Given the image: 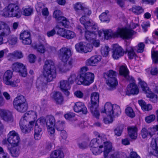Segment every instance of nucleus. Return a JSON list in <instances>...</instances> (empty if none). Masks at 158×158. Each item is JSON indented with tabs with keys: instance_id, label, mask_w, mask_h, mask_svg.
<instances>
[{
	"instance_id": "1",
	"label": "nucleus",
	"mask_w": 158,
	"mask_h": 158,
	"mask_svg": "<svg viewBox=\"0 0 158 158\" xmlns=\"http://www.w3.org/2000/svg\"><path fill=\"white\" fill-rule=\"evenodd\" d=\"M71 56V50L70 48L64 47L59 50V57L64 63L60 69L63 72L69 70L74 65V60L72 59H69Z\"/></svg>"
},
{
	"instance_id": "2",
	"label": "nucleus",
	"mask_w": 158,
	"mask_h": 158,
	"mask_svg": "<svg viewBox=\"0 0 158 158\" xmlns=\"http://www.w3.org/2000/svg\"><path fill=\"white\" fill-rule=\"evenodd\" d=\"M133 32L132 30L126 28H118L117 31L114 32L111 29L105 30L104 35L106 39L111 37H120L123 39H128L133 35Z\"/></svg>"
},
{
	"instance_id": "3",
	"label": "nucleus",
	"mask_w": 158,
	"mask_h": 158,
	"mask_svg": "<svg viewBox=\"0 0 158 158\" xmlns=\"http://www.w3.org/2000/svg\"><path fill=\"white\" fill-rule=\"evenodd\" d=\"M43 69V75L47 82H51L56 78V69L53 61L50 60H46Z\"/></svg>"
},
{
	"instance_id": "4",
	"label": "nucleus",
	"mask_w": 158,
	"mask_h": 158,
	"mask_svg": "<svg viewBox=\"0 0 158 158\" xmlns=\"http://www.w3.org/2000/svg\"><path fill=\"white\" fill-rule=\"evenodd\" d=\"M21 10L19 6L15 4L11 3L5 8L2 15L6 17L19 18L21 16Z\"/></svg>"
},
{
	"instance_id": "5",
	"label": "nucleus",
	"mask_w": 158,
	"mask_h": 158,
	"mask_svg": "<svg viewBox=\"0 0 158 158\" xmlns=\"http://www.w3.org/2000/svg\"><path fill=\"white\" fill-rule=\"evenodd\" d=\"M99 94L98 92L93 93L91 96V104L89 106L91 112L94 116L99 118V112L98 108L99 106Z\"/></svg>"
},
{
	"instance_id": "6",
	"label": "nucleus",
	"mask_w": 158,
	"mask_h": 158,
	"mask_svg": "<svg viewBox=\"0 0 158 158\" xmlns=\"http://www.w3.org/2000/svg\"><path fill=\"white\" fill-rule=\"evenodd\" d=\"M14 106L18 111L23 113L27 110L28 105L26 100L22 95L15 98L13 101Z\"/></svg>"
},
{
	"instance_id": "7",
	"label": "nucleus",
	"mask_w": 158,
	"mask_h": 158,
	"mask_svg": "<svg viewBox=\"0 0 158 158\" xmlns=\"http://www.w3.org/2000/svg\"><path fill=\"white\" fill-rule=\"evenodd\" d=\"M34 123V121H31L24 115L19 122L20 127L22 132L24 133L29 132L32 129Z\"/></svg>"
},
{
	"instance_id": "8",
	"label": "nucleus",
	"mask_w": 158,
	"mask_h": 158,
	"mask_svg": "<svg viewBox=\"0 0 158 158\" xmlns=\"http://www.w3.org/2000/svg\"><path fill=\"white\" fill-rule=\"evenodd\" d=\"M110 142V141H107V139L105 136H100L98 135V138L91 140L90 143V146L91 148L98 147L99 148H104L105 150V146Z\"/></svg>"
},
{
	"instance_id": "9",
	"label": "nucleus",
	"mask_w": 158,
	"mask_h": 158,
	"mask_svg": "<svg viewBox=\"0 0 158 158\" xmlns=\"http://www.w3.org/2000/svg\"><path fill=\"white\" fill-rule=\"evenodd\" d=\"M56 29L57 30V34L69 40L76 37V34L74 32L61 28L59 25L56 26Z\"/></svg>"
},
{
	"instance_id": "10",
	"label": "nucleus",
	"mask_w": 158,
	"mask_h": 158,
	"mask_svg": "<svg viewBox=\"0 0 158 158\" xmlns=\"http://www.w3.org/2000/svg\"><path fill=\"white\" fill-rule=\"evenodd\" d=\"M94 78V75L92 73H81L80 74V81L82 84L89 85L93 82Z\"/></svg>"
},
{
	"instance_id": "11",
	"label": "nucleus",
	"mask_w": 158,
	"mask_h": 158,
	"mask_svg": "<svg viewBox=\"0 0 158 158\" xmlns=\"http://www.w3.org/2000/svg\"><path fill=\"white\" fill-rule=\"evenodd\" d=\"M12 69L13 71L19 73L20 76L26 77L27 74L25 66L22 63L16 62L13 64Z\"/></svg>"
},
{
	"instance_id": "12",
	"label": "nucleus",
	"mask_w": 158,
	"mask_h": 158,
	"mask_svg": "<svg viewBox=\"0 0 158 158\" xmlns=\"http://www.w3.org/2000/svg\"><path fill=\"white\" fill-rule=\"evenodd\" d=\"M128 81L130 82V84L128 85L127 88V94L130 95L131 94L133 95L138 94L139 92V90L137 85L135 84V81L133 77H131L130 79Z\"/></svg>"
},
{
	"instance_id": "13",
	"label": "nucleus",
	"mask_w": 158,
	"mask_h": 158,
	"mask_svg": "<svg viewBox=\"0 0 158 158\" xmlns=\"http://www.w3.org/2000/svg\"><path fill=\"white\" fill-rule=\"evenodd\" d=\"M114 150L111 142L107 144L103 151L104 158H120L119 154L117 152H115L108 155L110 153Z\"/></svg>"
},
{
	"instance_id": "14",
	"label": "nucleus",
	"mask_w": 158,
	"mask_h": 158,
	"mask_svg": "<svg viewBox=\"0 0 158 158\" xmlns=\"http://www.w3.org/2000/svg\"><path fill=\"white\" fill-rule=\"evenodd\" d=\"M7 141L11 146H17L19 145L20 141V138L17 133L14 131H12L9 132L8 135Z\"/></svg>"
},
{
	"instance_id": "15",
	"label": "nucleus",
	"mask_w": 158,
	"mask_h": 158,
	"mask_svg": "<svg viewBox=\"0 0 158 158\" xmlns=\"http://www.w3.org/2000/svg\"><path fill=\"white\" fill-rule=\"evenodd\" d=\"M125 51L121 47L117 44L114 45L112 49V57L114 59H118L123 56Z\"/></svg>"
},
{
	"instance_id": "16",
	"label": "nucleus",
	"mask_w": 158,
	"mask_h": 158,
	"mask_svg": "<svg viewBox=\"0 0 158 158\" xmlns=\"http://www.w3.org/2000/svg\"><path fill=\"white\" fill-rule=\"evenodd\" d=\"M47 125L48 131L51 134L55 132L54 126L55 125V119L54 117L52 115L48 116L46 117Z\"/></svg>"
},
{
	"instance_id": "17",
	"label": "nucleus",
	"mask_w": 158,
	"mask_h": 158,
	"mask_svg": "<svg viewBox=\"0 0 158 158\" xmlns=\"http://www.w3.org/2000/svg\"><path fill=\"white\" fill-rule=\"evenodd\" d=\"M10 32L9 26L6 23L0 21V35L6 37L9 35Z\"/></svg>"
},
{
	"instance_id": "18",
	"label": "nucleus",
	"mask_w": 158,
	"mask_h": 158,
	"mask_svg": "<svg viewBox=\"0 0 158 158\" xmlns=\"http://www.w3.org/2000/svg\"><path fill=\"white\" fill-rule=\"evenodd\" d=\"M73 109L75 112H81L84 114H86L87 112V109L84 104L80 102H78L75 103Z\"/></svg>"
},
{
	"instance_id": "19",
	"label": "nucleus",
	"mask_w": 158,
	"mask_h": 158,
	"mask_svg": "<svg viewBox=\"0 0 158 158\" xmlns=\"http://www.w3.org/2000/svg\"><path fill=\"white\" fill-rule=\"evenodd\" d=\"M0 116L2 119L6 122H12L13 117L12 113L10 111L4 110H0Z\"/></svg>"
},
{
	"instance_id": "20",
	"label": "nucleus",
	"mask_w": 158,
	"mask_h": 158,
	"mask_svg": "<svg viewBox=\"0 0 158 158\" xmlns=\"http://www.w3.org/2000/svg\"><path fill=\"white\" fill-rule=\"evenodd\" d=\"M102 59V57L100 55H95L91 57L87 60L86 62V64L89 66H95Z\"/></svg>"
},
{
	"instance_id": "21",
	"label": "nucleus",
	"mask_w": 158,
	"mask_h": 158,
	"mask_svg": "<svg viewBox=\"0 0 158 158\" xmlns=\"http://www.w3.org/2000/svg\"><path fill=\"white\" fill-rule=\"evenodd\" d=\"M106 79V83L108 86L107 89L110 90H112L116 88V86L118 84L116 78H105Z\"/></svg>"
},
{
	"instance_id": "22",
	"label": "nucleus",
	"mask_w": 158,
	"mask_h": 158,
	"mask_svg": "<svg viewBox=\"0 0 158 158\" xmlns=\"http://www.w3.org/2000/svg\"><path fill=\"white\" fill-rule=\"evenodd\" d=\"M8 150L12 156L14 157H18L20 153V148L18 145L11 146L10 148H8Z\"/></svg>"
},
{
	"instance_id": "23",
	"label": "nucleus",
	"mask_w": 158,
	"mask_h": 158,
	"mask_svg": "<svg viewBox=\"0 0 158 158\" xmlns=\"http://www.w3.org/2000/svg\"><path fill=\"white\" fill-rule=\"evenodd\" d=\"M113 105L112 104L109 102H106L104 106V110L101 111L102 113H106L107 115L112 116V113Z\"/></svg>"
},
{
	"instance_id": "24",
	"label": "nucleus",
	"mask_w": 158,
	"mask_h": 158,
	"mask_svg": "<svg viewBox=\"0 0 158 158\" xmlns=\"http://www.w3.org/2000/svg\"><path fill=\"white\" fill-rule=\"evenodd\" d=\"M151 147L152 149L149 150V153L156 156L158 158V147L157 146L156 139H153L151 143Z\"/></svg>"
},
{
	"instance_id": "25",
	"label": "nucleus",
	"mask_w": 158,
	"mask_h": 158,
	"mask_svg": "<svg viewBox=\"0 0 158 158\" xmlns=\"http://www.w3.org/2000/svg\"><path fill=\"white\" fill-rule=\"evenodd\" d=\"M128 134L130 138L135 139L137 136V129L135 126H133L128 128Z\"/></svg>"
},
{
	"instance_id": "26",
	"label": "nucleus",
	"mask_w": 158,
	"mask_h": 158,
	"mask_svg": "<svg viewBox=\"0 0 158 158\" xmlns=\"http://www.w3.org/2000/svg\"><path fill=\"white\" fill-rule=\"evenodd\" d=\"M119 73L121 75H123L127 80H129L131 78L129 75V71L126 66L122 65L120 67L119 69Z\"/></svg>"
},
{
	"instance_id": "27",
	"label": "nucleus",
	"mask_w": 158,
	"mask_h": 158,
	"mask_svg": "<svg viewBox=\"0 0 158 158\" xmlns=\"http://www.w3.org/2000/svg\"><path fill=\"white\" fill-rule=\"evenodd\" d=\"M52 97L57 103L60 104L62 103L63 98L60 93L58 92H54L52 94Z\"/></svg>"
},
{
	"instance_id": "28",
	"label": "nucleus",
	"mask_w": 158,
	"mask_h": 158,
	"mask_svg": "<svg viewBox=\"0 0 158 158\" xmlns=\"http://www.w3.org/2000/svg\"><path fill=\"white\" fill-rule=\"evenodd\" d=\"M64 154L60 150H55L51 153L50 158H64Z\"/></svg>"
},
{
	"instance_id": "29",
	"label": "nucleus",
	"mask_w": 158,
	"mask_h": 158,
	"mask_svg": "<svg viewBox=\"0 0 158 158\" xmlns=\"http://www.w3.org/2000/svg\"><path fill=\"white\" fill-rule=\"evenodd\" d=\"M85 36L87 40L91 42L92 40L96 38V34L89 30H87L85 32Z\"/></svg>"
},
{
	"instance_id": "30",
	"label": "nucleus",
	"mask_w": 158,
	"mask_h": 158,
	"mask_svg": "<svg viewBox=\"0 0 158 158\" xmlns=\"http://www.w3.org/2000/svg\"><path fill=\"white\" fill-rule=\"evenodd\" d=\"M138 80L139 81L138 84L140 86L142 90L144 93L146 94L147 93L149 92V91L150 90L147 86V84L144 81H142L140 78H138Z\"/></svg>"
},
{
	"instance_id": "31",
	"label": "nucleus",
	"mask_w": 158,
	"mask_h": 158,
	"mask_svg": "<svg viewBox=\"0 0 158 158\" xmlns=\"http://www.w3.org/2000/svg\"><path fill=\"white\" fill-rule=\"evenodd\" d=\"M152 129H153V128H149L148 129L145 127L142 128L141 132V135L142 138L143 139L146 138L148 135H150L151 137H152L153 134L150 131Z\"/></svg>"
},
{
	"instance_id": "32",
	"label": "nucleus",
	"mask_w": 158,
	"mask_h": 158,
	"mask_svg": "<svg viewBox=\"0 0 158 158\" xmlns=\"http://www.w3.org/2000/svg\"><path fill=\"white\" fill-rule=\"evenodd\" d=\"M82 49L84 50L82 51V53H86L88 52H91L93 48L92 46L89 44L86 43L85 42H82Z\"/></svg>"
},
{
	"instance_id": "33",
	"label": "nucleus",
	"mask_w": 158,
	"mask_h": 158,
	"mask_svg": "<svg viewBox=\"0 0 158 158\" xmlns=\"http://www.w3.org/2000/svg\"><path fill=\"white\" fill-rule=\"evenodd\" d=\"M109 11L106 10L105 12H103L100 15L99 18L100 20L102 22H107L108 23L110 21L109 18L108 14Z\"/></svg>"
},
{
	"instance_id": "34",
	"label": "nucleus",
	"mask_w": 158,
	"mask_h": 158,
	"mask_svg": "<svg viewBox=\"0 0 158 158\" xmlns=\"http://www.w3.org/2000/svg\"><path fill=\"white\" fill-rule=\"evenodd\" d=\"M13 73L10 70H7L4 73L3 80L4 83L9 80L12 78Z\"/></svg>"
},
{
	"instance_id": "35",
	"label": "nucleus",
	"mask_w": 158,
	"mask_h": 158,
	"mask_svg": "<svg viewBox=\"0 0 158 158\" xmlns=\"http://www.w3.org/2000/svg\"><path fill=\"white\" fill-rule=\"evenodd\" d=\"M113 109L112 116H118L121 114V110L120 107L117 105H113Z\"/></svg>"
},
{
	"instance_id": "36",
	"label": "nucleus",
	"mask_w": 158,
	"mask_h": 158,
	"mask_svg": "<svg viewBox=\"0 0 158 158\" xmlns=\"http://www.w3.org/2000/svg\"><path fill=\"white\" fill-rule=\"evenodd\" d=\"M117 73L115 71L110 70L104 74L105 78H116Z\"/></svg>"
},
{
	"instance_id": "37",
	"label": "nucleus",
	"mask_w": 158,
	"mask_h": 158,
	"mask_svg": "<svg viewBox=\"0 0 158 158\" xmlns=\"http://www.w3.org/2000/svg\"><path fill=\"white\" fill-rule=\"evenodd\" d=\"M60 86L62 90H69L70 88L69 84L66 80L61 81H60Z\"/></svg>"
},
{
	"instance_id": "38",
	"label": "nucleus",
	"mask_w": 158,
	"mask_h": 158,
	"mask_svg": "<svg viewBox=\"0 0 158 158\" xmlns=\"http://www.w3.org/2000/svg\"><path fill=\"white\" fill-rule=\"evenodd\" d=\"M59 27L61 25L65 27H68L69 26V21L66 18L64 17H61V19L58 21Z\"/></svg>"
},
{
	"instance_id": "39",
	"label": "nucleus",
	"mask_w": 158,
	"mask_h": 158,
	"mask_svg": "<svg viewBox=\"0 0 158 158\" xmlns=\"http://www.w3.org/2000/svg\"><path fill=\"white\" fill-rule=\"evenodd\" d=\"M24 115L28 119H29V118H30L35 120L37 116L36 113L33 111H29L25 113Z\"/></svg>"
},
{
	"instance_id": "40",
	"label": "nucleus",
	"mask_w": 158,
	"mask_h": 158,
	"mask_svg": "<svg viewBox=\"0 0 158 158\" xmlns=\"http://www.w3.org/2000/svg\"><path fill=\"white\" fill-rule=\"evenodd\" d=\"M123 127L122 125H119L114 130V135L117 136H120L123 132Z\"/></svg>"
},
{
	"instance_id": "41",
	"label": "nucleus",
	"mask_w": 158,
	"mask_h": 158,
	"mask_svg": "<svg viewBox=\"0 0 158 158\" xmlns=\"http://www.w3.org/2000/svg\"><path fill=\"white\" fill-rule=\"evenodd\" d=\"M149 92L146 94V96L150 98V100L153 102H156L157 100V96L156 95L153 93L151 90L149 91Z\"/></svg>"
},
{
	"instance_id": "42",
	"label": "nucleus",
	"mask_w": 158,
	"mask_h": 158,
	"mask_svg": "<svg viewBox=\"0 0 158 158\" xmlns=\"http://www.w3.org/2000/svg\"><path fill=\"white\" fill-rule=\"evenodd\" d=\"M84 6L80 2H77L73 5V7L76 11L78 13H81Z\"/></svg>"
},
{
	"instance_id": "43",
	"label": "nucleus",
	"mask_w": 158,
	"mask_h": 158,
	"mask_svg": "<svg viewBox=\"0 0 158 158\" xmlns=\"http://www.w3.org/2000/svg\"><path fill=\"white\" fill-rule=\"evenodd\" d=\"M9 56L17 59H20L23 57V55L21 51H16L12 53L9 54Z\"/></svg>"
},
{
	"instance_id": "44",
	"label": "nucleus",
	"mask_w": 158,
	"mask_h": 158,
	"mask_svg": "<svg viewBox=\"0 0 158 158\" xmlns=\"http://www.w3.org/2000/svg\"><path fill=\"white\" fill-rule=\"evenodd\" d=\"M132 11L135 14L138 15L144 12V10L141 6H134L132 9Z\"/></svg>"
},
{
	"instance_id": "45",
	"label": "nucleus",
	"mask_w": 158,
	"mask_h": 158,
	"mask_svg": "<svg viewBox=\"0 0 158 158\" xmlns=\"http://www.w3.org/2000/svg\"><path fill=\"white\" fill-rule=\"evenodd\" d=\"M127 51L128 53V56L129 59H131L136 56L132 47H128L127 48Z\"/></svg>"
},
{
	"instance_id": "46",
	"label": "nucleus",
	"mask_w": 158,
	"mask_h": 158,
	"mask_svg": "<svg viewBox=\"0 0 158 158\" xmlns=\"http://www.w3.org/2000/svg\"><path fill=\"white\" fill-rule=\"evenodd\" d=\"M126 114L129 117L133 118L135 116V114L131 107H128L125 109Z\"/></svg>"
},
{
	"instance_id": "47",
	"label": "nucleus",
	"mask_w": 158,
	"mask_h": 158,
	"mask_svg": "<svg viewBox=\"0 0 158 158\" xmlns=\"http://www.w3.org/2000/svg\"><path fill=\"white\" fill-rule=\"evenodd\" d=\"M55 125L56 129L59 131H61L64 130V123L63 121H57Z\"/></svg>"
},
{
	"instance_id": "48",
	"label": "nucleus",
	"mask_w": 158,
	"mask_h": 158,
	"mask_svg": "<svg viewBox=\"0 0 158 158\" xmlns=\"http://www.w3.org/2000/svg\"><path fill=\"white\" fill-rule=\"evenodd\" d=\"M152 57L153 62L154 64H158V52L157 51L152 52Z\"/></svg>"
},
{
	"instance_id": "49",
	"label": "nucleus",
	"mask_w": 158,
	"mask_h": 158,
	"mask_svg": "<svg viewBox=\"0 0 158 158\" xmlns=\"http://www.w3.org/2000/svg\"><path fill=\"white\" fill-rule=\"evenodd\" d=\"M31 37V35L29 32L24 31L20 34V39L21 40Z\"/></svg>"
},
{
	"instance_id": "50",
	"label": "nucleus",
	"mask_w": 158,
	"mask_h": 158,
	"mask_svg": "<svg viewBox=\"0 0 158 158\" xmlns=\"http://www.w3.org/2000/svg\"><path fill=\"white\" fill-rule=\"evenodd\" d=\"M102 148H99L98 147L92 148L90 150L94 154L97 155L100 154L102 152Z\"/></svg>"
},
{
	"instance_id": "51",
	"label": "nucleus",
	"mask_w": 158,
	"mask_h": 158,
	"mask_svg": "<svg viewBox=\"0 0 158 158\" xmlns=\"http://www.w3.org/2000/svg\"><path fill=\"white\" fill-rule=\"evenodd\" d=\"M17 38L14 35H10L8 41V43L11 45H15L17 42Z\"/></svg>"
},
{
	"instance_id": "52",
	"label": "nucleus",
	"mask_w": 158,
	"mask_h": 158,
	"mask_svg": "<svg viewBox=\"0 0 158 158\" xmlns=\"http://www.w3.org/2000/svg\"><path fill=\"white\" fill-rule=\"evenodd\" d=\"M61 12L60 10H55L54 12L53 16L58 21L61 19V17H63L61 16Z\"/></svg>"
},
{
	"instance_id": "53",
	"label": "nucleus",
	"mask_w": 158,
	"mask_h": 158,
	"mask_svg": "<svg viewBox=\"0 0 158 158\" xmlns=\"http://www.w3.org/2000/svg\"><path fill=\"white\" fill-rule=\"evenodd\" d=\"M110 49L108 46H106L102 47L101 50V52L103 56H107L109 54V52Z\"/></svg>"
},
{
	"instance_id": "54",
	"label": "nucleus",
	"mask_w": 158,
	"mask_h": 158,
	"mask_svg": "<svg viewBox=\"0 0 158 158\" xmlns=\"http://www.w3.org/2000/svg\"><path fill=\"white\" fill-rule=\"evenodd\" d=\"M20 80L19 79H17L15 81H11L10 80L6 81L5 83L7 85H10L12 87H16L18 86L17 84L19 82Z\"/></svg>"
},
{
	"instance_id": "55",
	"label": "nucleus",
	"mask_w": 158,
	"mask_h": 158,
	"mask_svg": "<svg viewBox=\"0 0 158 158\" xmlns=\"http://www.w3.org/2000/svg\"><path fill=\"white\" fill-rule=\"evenodd\" d=\"M82 42L77 44L75 45V48L77 51L78 52L82 53V51L84 49H82Z\"/></svg>"
},
{
	"instance_id": "56",
	"label": "nucleus",
	"mask_w": 158,
	"mask_h": 158,
	"mask_svg": "<svg viewBox=\"0 0 158 158\" xmlns=\"http://www.w3.org/2000/svg\"><path fill=\"white\" fill-rule=\"evenodd\" d=\"M145 45L143 43L141 42L138 44L137 51L138 53H142L144 50Z\"/></svg>"
},
{
	"instance_id": "57",
	"label": "nucleus",
	"mask_w": 158,
	"mask_h": 158,
	"mask_svg": "<svg viewBox=\"0 0 158 158\" xmlns=\"http://www.w3.org/2000/svg\"><path fill=\"white\" fill-rule=\"evenodd\" d=\"M81 14L84 15H89L91 14V11L89 8L84 7L83 9L81 10Z\"/></svg>"
},
{
	"instance_id": "58",
	"label": "nucleus",
	"mask_w": 158,
	"mask_h": 158,
	"mask_svg": "<svg viewBox=\"0 0 158 158\" xmlns=\"http://www.w3.org/2000/svg\"><path fill=\"white\" fill-rule=\"evenodd\" d=\"M36 9L37 12H40L44 8V4L41 2H38L36 5Z\"/></svg>"
},
{
	"instance_id": "59",
	"label": "nucleus",
	"mask_w": 158,
	"mask_h": 158,
	"mask_svg": "<svg viewBox=\"0 0 158 158\" xmlns=\"http://www.w3.org/2000/svg\"><path fill=\"white\" fill-rule=\"evenodd\" d=\"M33 10L30 7H27L23 10V13L26 16H29L32 13Z\"/></svg>"
},
{
	"instance_id": "60",
	"label": "nucleus",
	"mask_w": 158,
	"mask_h": 158,
	"mask_svg": "<svg viewBox=\"0 0 158 158\" xmlns=\"http://www.w3.org/2000/svg\"><path fill=\"white\" fill-rule=\"evenodd\" d=\"M77 78L76 75L75 74H73L71 75L68 78V81L70 84H73L74 81Z\"/></svg>"
},
{
	"instance_id": "61",
	"label": "nucleus",
	"mask_w": 158,
	"mask_h": 158,
	"mask_svg": "<svg viewBox=\"0 0 158 158\" xmlns=\"http://www.w3.org/2000/svg\"><path fill=\"white\" fill-rule=\"evenodd\" d=\"M155 118V116L153 114H152L147 117L145 118V120L147 123H150L153 121Z\"/></svg>"
},
{
	"instance_id": "62",
	"label": "nucleus",
	"mask_w": 158,
	"mask_h": 158,
	"mask_svg": "<svg viewBox=\"0 0 158 158\" xmlns=\"http://www.w3.org/2000/svg\"><path fill=\"white\" fill-rule=\"evenodd\" d=\"M89 18L88 17L86 16L85 15H83L80 18V21L81 23L83 25L85 24V26L86 27V24L85 23L88 20Z\"/></svg>"
},
{
	"instance_id": "63",
	"label": "nucleus",
	"mask_w": 158,
	"mask_h": 158,
	"mask_svg": "<svg viewBox=\"0 0 158 158\" xmlns=\"http://www.w3.org/2000/svg\"><path fill=\"white\" fill-rule=\"evenodd\" d=\"M87 26L86 27L85 25H84V26L86 29L89 30L90 28H91L92 26H93L94 24V22L92 20H89L87 21V22L85 23Z\"/></svg>"
},
{
	"instance_id": "64",
	"label": "nucleus",
	"mask_w": 158,
	"mask_h": 158,
	"mask_svg": "<svg viewBox=\"0 0 158 158\" xmlns=\"http://www.w3.org/2000/svg\"><path fill=\"white\" fill-rule=\"evenodd\" d=\"M74 95L76 97L79 98H82L84 96L83 93L80 90H77L75 91Z\"/></svg>"
}]
</instances>
